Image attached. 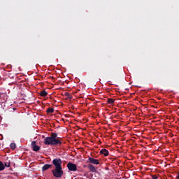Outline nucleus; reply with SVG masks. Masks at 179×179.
<instances>
[{"label":"nucleus","mask_w":179,"mask_h":179,"mask_svg":"<svg viewBox=\"0 0 179 179\" xmlns=\"http://www.w3.org/2000/svg\"><path fill=\"white\" fill-rule=\"evenodd\" d=\"M87 168L91 173H96V171H97L96 166H94L93 164H88Z\"/></svg>","instance_id":"0eeeda50"},{"label":"nucleus","mask_w":179,"mask_h":179,"mask_svg":"<svg viewBox=\"0 0 179 179\" xmlns=\"http://www.w3.org/2000/svg\"><path fill=\"white\" fill-rule=\"evenodd\" d=\"M100 155H103V156H108V155H110V153L108 152V150H107L106 149H102L100 150L99 152Z\"/></svg>","instance_id":"6e6552de"},{"label":"nucleus","mask_w":179,"mask_h":179,"mask_svg":"<svg viewBox=\"0 0 179 179\" xmlns=\"http://www.w3.org/2000/svg\"><path fill=\"white\" fill-rule=\"evenodd\" d=\"M48 94V92H47L45 90L41 91L40 96L42 97H45Z\"/></svg>","instance_id":"9d476101"},{"label":"nucleus","mask_w":179,"mask_h":179,"mask_svg":"<svg viewBox=\"0 0 179 179\" xmlns=\"http://www.w3.org/2000/svg\"><path fill=\"white\" fill-rule=\"evenodd\" d=\"M66 96H70L69 93H66Z\"/></svg>","instance_id":"f3484780"},{"label":"nucleus","mask_w":179,"mask_h":179,"mask_svg":"<svg viewBox=\"0 0 179 179\" xmlns=\"http://www.w3.org/2000/svg\"><path fill=\"white\" fill-rule=\"evenodd\" d=\"M114 101H115V100L113 99H111V98L108 99V101H107V102L108 103V104H114Z\"/></svg>","instance_id":"ddd939ff"},{"label":"nucleus","mask_w":179,"mask_h":179,"mask_svg":"<svg viewBox=\"0 0 179 179\" xmlns=\"http://www.w3.org/2000/svg\"><path fill=\"white\" fill-rule=\"evenodd\" d=\"M45 145H52L57 146V145H61L62 141L60 137H58V134L51 133L50 136L45 137L44 139Z\"/></svg>","instance_id":"f257e3e1"},{"label":"nucleus","mask_w":179,"mask_h":179,"mask_svg":"<svg viewBox=\"0 0 179 179\" xmlns=\"http://www.w3.org/2000/svg\"><path fill=\"white\" fill-rule=\"evenodd\" d=\"M31 146L34 152H38L40 150V146L37 145V143L34 141L31 142Z\"/></svg>","instance_id":"423d86ee"},{"label":"nucleus","mask_w":179,"mask_h":179,"mask_svg":"<svg viewBox=\"0 0 179 179\" xmlns=\"http://www.w3.org/2000/svg\"><path fill=\"white\" fill-rule=\"evenodd\" d=\"M87 162L91 163V164H95L96 166L100 164V162L99 161V159H96L93 157H89Z\"/></svg>","instance_id":"39448f33"},{"label":"nucleus","mask_w":179,"mask_h":179,"mask_svg":"<svg viewBox=\"0 0 179 179\" xmlns=\"http://www.w3.org/2000/svg\"><path fill=\"white\" fill-rule=\"evenodd\" d=\"M4 167H10V162H5Z\"/></svg>","instance_id":"2eb2a0df"},{"label":"nucleus","mask_w":179,"mask_h":179,"mask_svg":"<svg viewBox=\"0 0 179 179\" xmlns=\"http://www.w3.org/2000/svg\"><path fill=\"white\" fill-rule=\"evenodd\" d=\"M83 167H87V165H84Z\"/></svg>","instance_id":"a211bd4d"},{"label":"nucleus","mask_w":179,"mask_h":179,"mask_svg":"<svg viewBox=\"0 0 179 179\" xmlns=\"http://www.w3.org/2000/svg\"><path fill=\"white\" fill-rule=\"evenodd\" d=\"M52 164L55 168H62V160L60 158H55L52 160Z\"/></svg>","instance_id":"7ed1b4c3"},{"label":"nucleus","mask_w":179,"mask_h":179,"mask_svg":"<svg viewBox=\"0 0 179 179\" xmlns=\"http://www.w3.org/2000/svg\"><path fill=\"white\" fill-rule=\"evenodd\" d=\"M46 111H47V113L52 114V113H54V108H49L47 109Z\"/></svg>","instance_id":"4468645a"},{"label":"nucleus","mask_w":179,"mask_h":179,"mask_svg":"<svg viewBox=\"0 0 179 179\" xmlns=\"http://www.w3.org/2000/svg\"><path fill=\"white\" fill-rule=\"evenodd\" d=\"M10 149H13V150H15V149H16V144L15 143H12L10 145Z\"/></svg>","instance_id":"f8f14e48"},{"label":"nucleus","mask_w":179,"mask_h":179,"mask_svg":"<svg viewBox=\"0 0 179 179\" xmlns=\"http://www.w3.org/2000/svg\"><path fill=\"white\" fill-rule=\"evenodd\" d=\"M157 178H158L157 176H156V175L152 176V179H157Z\"/></svg>","instance_id":"dca6fc26"},{"label":"nucleus","mask_w":179,"mask_h":179,"mask_svg":"<svg viewBox=\"0 0 179 179\" xmlns=\"http://www.w3.org/2000/svg\"><path fill=\"white\" fill-rule=\"evenodd\" d=\"M67 168L69 169V171H77L78 170V166L76 164L72 162H69L67 164Z\"/></svg>","instance_id":"20e7f679"},{"label":"nucleus","mask_w":179,"mask_h":179,"mask_svg":"<svg viewBox=\"0 0 179 179\" xmlns=\"http://www.w3.org/2000/svg\"><path fill=\"white\" fill-rule=\"evenodd\" d=\"M51 167H52V165L46 164L42 167V171H46V170L51 169Z\"/></svg>","instance_id":"1a4fd4ad"},{"label":"nucleus","mask_w":179,"mask_h":179,"mask_svg":"<svg viewBox=\"0 0 179 179\" xmlns=\"http://www.w3.org/2000/svg\"><path fill=\"white\" fill-rule=\"evenodd\" d=\"M0 146H1V143H0Z\"/></svg>","instance_id":"6ab92c4d"},{"label":"nucleus","mask_w":179,"mask_h":179,"mask_svg":"<svg viewBox=\"0 0 179 179\" xmlns=\"http://www.w3.org/2000/svg\"><path fill=\"white\" fill-rule=\"evenodd\" d=\"M3 170H5V164L0 161V171H3Z\"/></svg>","instance_id":"9b49d317"},{"label":"nucleus","mask_w":179,"mask_h":179,"mask_svg":"<svg viewBox=\"0 0 179 179\" xmlns=\"http://www.w3.org/2000/svg\"><path fill=\"white\" fill-rule=\"evenodd\" d=\"M52 173L55 178H62V176H64V171H62V168H55L52 170Z\"/></svg>","instance_id":"f03ea898"}]
</instances>
